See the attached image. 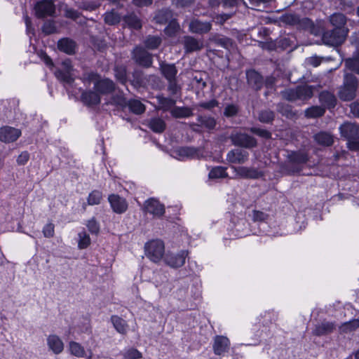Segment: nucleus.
I'll return each mask as SVG.
<instances>
[{"label": "nucleus", "instance_id": "obj_1", "mask_svg": "<svg viewBox=\"0 0 359 359\" xmlns=\"http://www.w3.org/2000/svg\"><path fill=\"white\" fill-rule=\"evenodd\" d=\"M309 161V155L306 151H290L287 156V160L282 164L281 168L288 175H294L302 172Z\"/></svg>", "mask_w": 359, "mask_h": 359}, {"label": "nucleus", "instance_id": "obj_2", "mask_svg": "<svg viewBox=\"0 0 359 359\" xmlns=\"http://www.w3.org/2000/svg\"><path fill=\"white\" fill-rule=\"evenodd\" d=\"M316 90L315 86L307 84L298 85L294 88H289L281 91L283 99L294 102L296 100L306 101L313 96V92Z\"/></svg>", "mask_w": 359, "mask_h": 359}, {"label": "nucleus", "instance_id": "obj_3", "mask_svg": "<svg viewBox=\"0 0 359 359\" xmlns=\"http://www.w3.org/2000/svg\"><path fill=\"white\" fill-rule=\"evenodd\" d=\"M358 86L357 77L353 74H346L344 83L339 91V97L343 101H350L355 98Z\"/></svg>", "mask_w": 359, "mask_h": 359}, {"label": "nucleus", "instance_id": "obj_4", "mask_svg": "<svg viewBox=\"0 0 359 359\" xmlns=\"http://www.w3.org/2000/svg\"><path fill=\"white\" fill-rule=\"evenodd\" d=\"M131 59L135 65L144 69H149L153 65V54L140 46H136L133 49Z\"/></svg>", "mask_w": 359, "mask_h": 359}, {"label": "nucleus", "instance_id": "obj_5", "mask_svg": "<svg viewBox=\"0 0 359 359\" xmlns=\"http://www.w3.org/2000/svg\"><path fill=\"white\" fill-rule=\"evenodd\" d=\"M145 255L153 262L157 263L163 257L165 253L164 243L161 240H153L144 245Z\"/></svg>", "mask_w": 359, "mask_h": 359}, {"label": "nucleus", "instance_id": "obj_6", "mask_svg": "<svg viewBox=\"0 0 359 359\" xmlns=\"http://www.w3.org/2000/svg\"><path fill=\"white\" fill-rule=\"evenodd\" d=\"M347 36L348 33L343 29L333 28L323 32L322 41L325 45L338 48L345 41Z\"/></svg>", "mask_w": 359, "mask_h": 359}, {"label": "nucleus", "instance_id": "obj_7", "mask_svg": "<svg viewBox=\"0 0 359 359\" xmlns=\"http://www.w3.org/2000/svg\"><path fill=\"white\" fill-rule=\"evenodd\" d=\"M230 139L233 145L245 149H253L258 145L257 139L247 133H233Z\"/></svg>", "mask_w": 359, "mask_h": 359}, {"label": "nucleus", "instance_id": "obj_8", "mask_svg": "<svg viewBox=\"0 0 359 359\" xmlns=\"http://www.w3.org/2000/svg\"><path fill=\"white\" fill-rule=\"evenodd\" d=\"M247 84L250 88L255 91H259L264 85V78L255 69L245 70Z\"/></svg>", "mask_w": 359, "mask_h": 359}, {"label": "nucleus", "instance_id": "obj_9", "mask_svg": "<svg viewBox=\"0 0 359 359\" xmlns=\"http://www.w3.org/2000/svg\"><path fill=\"white\" fill-rule=\"evenodd\" d=\"M34 11L36 17L39 19L53 15L55 12L53 0L39 1L34 6Z\"/></svg>", "mask_w": 359, "mask_h": 359}, {"label": "nucleus", "instance_id": "obj_10", "mask_svg": "<svg viewBox=\"0 0 359 359\" xmlns=\"http://www.w3.org/2000/svg\"><path fill=\"white\" fill-rule=\"evenodd\" d=\"M81 92L80 101L88 107H93L97 106L101 102V97L98 92L95 90H83L79 89Z\"/></svg>", "mask_w": 359, "mask_h": 359}, {"label": "nucleus", "instance_id": "obj_11", "mask_svg": "<svg viewBox=\"0 0 359 359\" xmlns=\"http://www.w3.org/2000/svg\"><path fill=\"white\" fill-rule=\"evenodd\" d=\"M341 136L347 140H359V124L345 122L339 127Z\"/></svg>", "mask_w": 359, "mask_h": 359}, {"label": "nucleus", "instance_id": "obj_12", "mask_svg": "<svg viewBox=\"0 0 359 359\" xmlns=\"http://www.w3.org/2000/svg\"><path fill=\"white\" fill-rule=\"evenodd\" d=\"M21 135L20 129L9 126H4L0 128V141L1 142L6 144L15 142Z\"/></svg>", "mask_w": 359, "mask_h": 359}, {"label": "nucleus", "instance_id": "obj_13", "mask_svg": "<svg viewBox=\"0 0 359 359\" xmlns=\"http://www.w3.org/2000/svg\"><path fill=\"white\" fill-rule=\"evenodd\" d=\"M93 89L101 95L113 94L116 89V84L109 78H102L95 83Z\"/></svg>", "mask_w": 359, "mask_h": 359}, {"label": "nucleus", "instance_id": "obj_14", "mask_svg": "<svg viewBox=\"0 0 359 359\" xmlns=\"http://www.w3.org/2000/svg\"><path fill=\"white\" fill-rule=\"evenodd\" d=\"M212 29L211 22H203L198 18H193L189 23V31L194 34L203 35Z\"/></svg>", "mask_w": 359, "mask_h": 359}, {"label": "nucleus", "instance_id": "obj_15", "mask_svg": "<svg viewBox=\"0 0 359 359\" xmlns=\"http://www.w3.org/2000/svg\"><path fill=\"white\" fill-rule=\"evenodd\" d=\"M144 210L154 217H161L165 213V207L158 200L151 198L145 201Z\"/></svg>", "mask_w": 359, "mask_h": 359}, {"label": "nucleus", "instance_id": "obj_16", "mask_svg": "<svg viewBox=\"0 0 359 359\" xmlns=\"http://www.w3.org/2000/svg\"><path fill=\"white\" fill-rule=\"evenodd\" d=\"M188 255V251L182 250L178 254H167L164 257V262L172 267L178 268L182 266L185 263L186 257Z\"/></svg>", "mask_w": 359, "mask_h": 359}, {"label": "nucleus", "instance_id": "obj_17", "mask_svg": "<svg viewBox=\"0 0 359 359\" xmlns=\"http://www.w3.org/2000/svg\"><path fill=\"white\" fill-rule=\"evenodd\" d=\"M248 151L240 148L231 149L226 155V160L235 164H243L248 161Z\"/></svg>", "mask_w": 359, "mask_h": 359}, {"label": "nucleus", "instance_id": "obj_18", "mask_svg": "<svg viewBox=\"0 0 359 359\" xmlns=\"http://www.w3.org/2000/svg\"><path fill=\"white\" fill-rule=\"evenodd\" d=\"M182 45L186 53L197 52L203 48V41L189 35L183 37Z\"/></svg>", "mask_w": 359, "mask_h": 359}, {"label": "nucleus", "instance_id": "obj_19", "mask_svg": "<svg viewBox=\"0 0 359 359\" xmlns=\"http://www.w3.org/2000/svg\"><path fill=\"white\" fill-rule=\"evenodd\" d=\"M108 201L113 211L117 214H122L128 209L126 200L118 194H110Z\"/></svg>", "mask_w": 359, "mask_h": 359}, {"label": "nucleus", "instance_id": "obj_20", "mask_svg": "<svg viewBox=\"0 0 359 359\" xmlns=\"http://www.w3.org/2000/svg\"><path fill=\"white\" fill-rule=\"evenodd\" d=\"M235 172L241 178L243 179L256 180L263 176L262 171L253 167L239 166L235 168Z\"/></svg>", "mask_w": 359, "mask_h": 359}, {"label": "nucleus", "instance_id": "obj_21", "mask_svg": "<svg viewBox=\"0 0 359 359\" xmlns=\"http://www.w3.org/2000/svg\"><path fill=\"white\" fill-rule=\"evenodd\" d=\"M159 71L165 80L177 77L178 69L175 64L168 63L164 60L159 61Z\"/></svg>", "mask_w": 359, "mask_h": 359}, {"label": "nucleus", "instance_id": "obj_22", "mask_svg": "<svg viewBox=\"0 0 359 359\" xmlns=\"http://www.w3.org/2000/svg\"><path fill=\"white\" fill-rule=\"evenodd\" d=\"M336 329V325L332 322L323 320L316 324L312 330V334L317 337L326 336L332 334Z\"/></svg>", "mask_w": 359, "mask_h": 359}, {"label": "nucleus", "instance_id": "obj_23", "mask_svg": "<svg viewBox=\"0 0 359 359\" xmlns=\"http://www.w3.org/2000/svg\"><path fill=\"white\" fill-rule=\"evenodd\" d=\"M230 342L227 337L216 336L214 339L212 348L215 355H222L229 351Z\"/></svg>", "mask_w": 359, "mask_h": 359}, {"label": "nucleus", "instance_id": "obj_24", "mask_svg": "<svg viewBox=\"0 0 359 359\" xmlns=\"http://www.w3.org/2000/svg\"><path fill=\"white\" fill-rule=\"evenodd\" d=\"M173 19H175L173 11L168 8L158 10L154 17L155 23L158 25L168 24Z\"/></svg>", "mask_w": 359, "mask_h": 359}, {"label": "nucleus", "instance_id": "obj_25", "mask_svg": "<svg viewBox=\"0 0 359 359\" xmlns=\"http://www.w3.org/2000/svg\"><path fill=\"white\" fill-rule=\"evenodd\" d=\"M319 101L325 109L330 110L335 107L337 100L332 93L323 90L319 94Z\"/></svg>", "mask_w": 359, "mask_h": 359}, {"label": "nucleus", "instance_id": "obj_26", "mask_svg": "<svg viewBox=\"0 0 359 359\" xmlns=\"http://www.w3.org/2000/svg\"><path fill=\"white\" fill-rule=\"evenodd\" d=\"M329 21L334 29H341L346 33H348V29L346 27L347 18L341 13H334L330 16Z\"/></svg>", "mask_w": 359, "mask_h": 359}, {"label": "nucleus", "instance_id": "obj_27", "mask_svg": "<svg viewBox=\"0 0 359 359\" xmlns=\"http://www.w3.org/2000/svg\"><path fill=\"white\" fill-rule=\"evenodd\" d=\"M47 345L49 350L58 355L64 350V343L56 334H50L47 337Z\"/></svg>", "mask_w": 359, "mask_h": 359}, {"label": "nucleus", "instance_id": "obj_28", "mask_svg": "<svg viewBox=\"0 0 359 359\" xmlns=\"http://www.w3.org/2000/svg\"><path fill=\"white\" fill-rule=\"evenodd\" d=\"M76 43L69 38H63L58 41L57 48L67 55H74L76 51Z\"/></svg>", "mask_w": 359, "mask_h": 359}, {"label": "nucleus", "instance_id": "obj_29", "mask_svg": "<svg viewBox=\"0 0 359 359\" xmlns=\"http://www.w3.org/2000/svg\"><path fill=\"white\" fill-rule=\"evenodd\" d=\"M276 107L277 112L287 118L293 119L297 116V111L293 110V107L289 104L278 102L276 104Z\"/></svg>", "mask_w": 359, "mask_h": 359}, {"label": "nucleus", "instance_id": "obj_30", "mask_svg": "<svg viewBox=\"0 0 359 359\" xmlns=\"http://www.w3.org/2000/svg\"><path fill=\"white\" fill-rule=\"evenodd\" d=\"M146 79L144 72L140 69H135L132 72V79L128 80L130 83L136 89L144 87Z\"/></svg>", "mask_w": 359, "mask_h": 359}, {"label": "nucleus", "instance_id": "obj_31", "mask_svg": "<svg viewBox=\"0 0 359 359\" xmlns=\"http://www.w3.org/2000/svg\"><path fill=\"white\" fill-rule=\"evenodd\" d=\"M128 100L123 94L112 95L105 105H112L118 109L124 110L127 107Z\"/></svg>", "mask_w": 359, "mask_h": 359}, {"label": "nucleus", "instance_id": "obj_32", "mask_svg": "<svg viewBox=\"0 0 359 359\" xmlns=\"http://www.w3.org/2000/svg\"><path fill=\"white\" fill-rule=\"evenodd\" d=\"M114 74L116 80L121 84L126 86L128 82L127 67L124 65H115Z\"/></svg>", "mask_w": 359, "mask_h": 359}, {"label": "nucleus", "instance_id": "obj_33", "mask_svg": "<svg viewBox=\"0 0 359 359\" xmlns=\"http://www.w3.org/2000/svg\"><path fill=\"white\" fill-rule=\"evenodd\" d=\"M196 120L198 123H196V126L205 128L208 130H214L217 125L216 119L210 116L198 115Z\"/></svg>", "mask_w": 359, "mask_h": 359}, {"label": "nucleus", "instance_id": "obj_34", "mask_svg": "<svg viewBox=\"0 0 359 359\" xmlns=\"http://www.w3.org/2000/svg\"><path fill=\"white\" fill-rule=\"evenodd\" d=\"M156 98L158 104V109L168 111L175 106L176 100L172 98L165 97L163 95H158Z\"/></svg>", "mask_w": 359, "mask_h": 359}, {"label": "nucleus", "instance_id": "obj_35", "mask_svg": "<svg viewBox=\"0 0 359 359\" xmlns=\"http://www.w3.org/2000/svg\"><path fill=\"white\" fill-rule=\"evenodd\" d=\"M313 139L318 144L323 147H330L334 143L333 136L327 132H319L313 136Z\"/></svg>", "mask_w": 359, "mask_h": 359}, {"label": "nucleus", "instance_id": "obj_36", "mask_svg": "<svg viewBox=\"0 0 359 359\" xmlns=\"http://www.w3.org/2000/svg\"><path fill=\"white\" fill-rule=\"evenodd\" d=\"M170 114L175 118H183L192 116L194 115V113L192 109L189 107L175 106L170 110Z\"/></svg>", "mask_w": 359, "mask_h": 359}, {"label": "nucleus", "instance_id": "obj_37", "mask_svg": "<svg viewBox=\"0 0 359 359\" xmlns=\"http://www.w3.org/2000/svg\"><path fill=\"white\" fill-rule=\"evenodd\" d=\"M111 322L118 333L123 335L127 334L128 325L124 319L118 316L113 315L111 316Z\"/></svg>", "mask_w": 359, "mask_h": 359}, {"label": "nucleus", "instance_id": "obj_38", "mask_svg": "<svg viewBox=\"0 0 359 359\" xmlns=\"http://www.w3.org/2000/svg\"><path fill=\"white\" fill-rule=\"evenodd\" d=\"M123 20L133 29L139 30L142 27V20L134 13L125 15Z\"/></svg>", "mask_w": 359, "mask_h": 359}, {"label": "nucleus", "instance_id": "obj_39", "mask_svg": "<svg viewBox=\"0 0 359 359\" xmlns=\"http://www.w3.org/2000/svg\"><path fill=\"white\" fill-rule=\"evenodd\" d=\"M148 126L153 132L162 133L165 130L166 123L161 118L154 117L149 121Z\"/></svg>", "mask_w": 359, "mask_h": 359}, {"label": "nucleus", "instance_id": "obj_40", "mask_svg": "<svg viewBox=\"0 0 359 359\" xmlns=\"http://www.w3.org/2000/svg\"><path fill=\"white\" fill-rule=\"evenodd\" d=\"M143 43L146 50H156L161 46L162 39L159 36L148 35Z\"/></svg>", "mask_w": 359, "mask_h": 359}, {"label": "nucleus", "instance_id": "obj_41", "mask_svg": "<svg viewBox=\"0 0 359 359\" xmlns=\"http://www.w3.org/2000/svg\"><path fill=\"white\" fill-rule=\"evenodd\" d=\"M295 37L293 35H287L281 36L276 39V44H278V49L285 50L288 48L295 46Z\"/></svg>", "mask_w": 359, "mask_h": 359}, {"label": "nucleus", "instance_id": "obj_42", "mask_svg": "<svg viewBox=\"0 0 359 359\" xmlns=\"http://www.w3.org/2000/svg\"><path fill=\"white\" fill-rule=\"evenodd\" d=\"M275 118V112L269 109L259 111L257 116V119L259 122L266 124H272Z\"/></svg>", "mask_w": 359, "mask_h": 359}, {"label": "nucleus", "instance_id": "obj_43", "mask_svg": "<svg viewBox=\"0 0 359 359\" xmlns=\"http://www.w3.org/2000/svg\"><path fill=\"white\" fill-rule=\"evenodd\" d=\"M180 25L176 18L168 23L163 32L168 37H175L180 31Z\"/></svg>", "mask_w": 359, "mask_h": 359}, {"label": "nucleus", "instance_id": "obj_44", "mask_svg": "<svg viewBox=\"0 0 359 359\" xmlns=\"http://www.w3.org/2000/svg\"><path fill=\"white\" fill-rule=\"evenodd\" d=\"M210 40L215 45L223 47L227 50L232 48L234 44L231 39L224 36H215Z\"/></svg>", "mask_w": 359, "mask_h": 359}, {"label": "nucleus", "instance_id": "obj_45", "mask_svg": "<svg viewBox=\"0 0 359 359\" xmlns=\"http://www.w3.org/2000/svg\"><path fill=\"white\" fill-rule=\"evenodd\" d=\"M177 153L181 157L194 158L198 157L199 149L192 147H181Z\"/></svg>", "mask_w": 359, "mask_h": 359}, {"label": "nucleus", "instance_id": "obj_46", "mask_svg": "<svg viewBox=\"0 0 359 359\" xmlns=\"http://www.w3.org/2000/svg\"><path fill=\"white\" fill-rule=\"evenodd\" d=\"M127 107L135 114L140 115L145 111L146 107L140 100L131 99L128 100Z\"/></svg>", "mask_w": 359, "mask_h": 359}, {"label": "nucleus", "instance_id": "obj_47", "mask_svg": "<svg viewBox=\"0 0 359 359\" xmlns=\"http://www.w3.org/2000/svg\"><path fill=\"white\" fill-rule=\"evenodd\" d=\"M325 109L323 106H312L305 110V116L309 118H319L324 116Z\"/></svg>", "mask_w": 359, "mask_h": 359}, {"label": "nucleus", "instance_id": "obj_48", "mask_svg": "<svg viewBox=\"0 0 359 359\" xmlns=\"http://www.w3.org/2000/svg\"><path fill=\"white\" fill-rule=\"evenodd\" d=\"M205 76L206 74L204 72H196L192 74V84L195 85L198 90H203L207 86L204 79Z\"/></svg>", "mask_w": 359, "mask_h": 359}, {"label": "nucleus", "instance_id": "obj_49", "mask_svg": "<svg viewBox=\"0 0 359 359\" xmlns=\"http://www.w3.org/2000/svg\"><path fill=\"white\" fill-rule=\"evenodd\" d=\"M167 90L172 96H180L182 93V86L178 83L177 77L167 80Z\"/></svg>", "mask_w": 359, "mask_h": 359}, {"label": "nucleus", "instance_id": "obj_50", "mask_svg": "<svg viewBox=\"0 0 359 359\" xmlns=\"http://www.w3.org/2000/svg\"><path fill=\"white\" fill-rule=\"evenodd\" d=\"M248 130L253 135H255L264 140H270L272 138L271 133L264 128L253 126L248 128Z\"/></svg>", "mask_w": 359, "mask_h": 359}, {"label": "nucleus", "instance_id": "obj_51", "mask_svg": "<svg viewBox=\"0 0 359 359\" xmlns=\"http://www.w3.org/2000/svg\"><path fill=\"white\" fill-rule=\"evenodd\" d=\"M240 111V107L236 104H227L223 111V116L227 118L236 117Z\"/></svg>", "mask_w": 359, "mask_h": 359}, {"label": "nucleus", "instance_id": "obj_52", "mask_svg": "<svg viewBox=\"0 0 359 359\" xmlns=\"http://www.w3.org/2000/svg\"><path fill=\"white\" fill-rule=\"evenodd\" d=\"M121 18L120 15L112 10L110 12H107L104 15V21L109 25H115L121 22Z\"/></svg>", "mask_w": 359, "mask_h": 359}, {"label": "nucleus", "instance_id": "obj_53", "mask_svg": "<svg viewBox=\"0 0 359 359\" xmlns=\"http://www.w3.org/2000/svg\"><path fill=\"white\" fill-rule=\"evenodd\" d=\"M280 22L288 25L299 24L300 18L298 15L294 13H285L280 18Z\"/></svg>", "mask_w": 359, "mask_h": 359}, {"label": "nucleus", "instance_id": "obj_54", "mask_svg": "<svg viewBox=\"0 0 359 359\" xmlns=\"http://www.w3.org/2000/svg\"><path fill=\"white\" fill-rule=\"evenodd\" d=\"M55 76L58 80L70 86L74 83V78L69 72L58 70L55 72Z\"/></svg>", "mask_w": 359, "mask_h": 359}, {"label": "nucleus", "instance_id": "obj_55", "mask_svg": "<svg viewBox=\"0 0 359 359\" xmlns=\"http://www.w3.org/2000/svg\"><path fill=\"white\" fill-rule=\"evenodd\" d=\"M359 327V319H352L348 322L343 323L340 326V330L344 333H348L355 331Z\"/></svg>", "mask_w": 359, "mask_h": 359}, {"label": "nucleus", "instance_id": "obj_56", "mask_svg": "<svg viewBox=\"0 0 359 359\" xmlns=\"http://www.w3.org/2000/svg\"><path fill=\"white\" fill-rule=\"evenodd\" d=\"M79 241H78V248L80 250L87 248L91 243L90 238L89 235L83 230L79 232Z\"/></svg>", "mask_w": 359, "mask_h": 359}, {"label": "nucleus", "instance_id": "obj_57", "mask_svg": "<svg viewBox=\"0 0 359 359\" xmlns=\"http://www.w3.org/2000/svg\"><path fill=\"white\" fill-rule=\"evenodd\" d=\"M208 176L210 179L226 178L228 177V173L226 172V168L217 166L210 171Z\"/></svg>", "mask_w": 359, "mask_h": 359}, {"label": "nucleus", "instance_id": "obj_58", "mask_svg": "<svg viewBox=\"0 0 359 359\" xmlns=\"http://www.w3.org/2000/svg\"><path fill=\"white\" fill-rule=\"evenodd\" d=\"M102 199V193L99 190L92 191L87 198V203L89 205H98Z\"/></svg>", "mask_w": 359, "mask_h": 359}, {"label": "nucleus", "instance_id": "obj_59", "mask_svg": "<svg viewBox=\"0 0 359 359\" xmlns=\"http://www.w3.org/2000/svg\"><path fill=\"white\" fill-rule=\"evenodd\" d=\"M42 32L46 35H50L57 32L56 22L53 20H48L44 22L42 27Z\"/></svg>", "mask_w": 359, "mask_h": 359}, {"label": "nucleus", "instance_id": "obj_60", "mask_svg": "<svg viewBox=\"0 0 359 359\" xmlns=\"http://www.w3.org/2000/svg\"><path fill=\"white\" fill-rule=\"evenodd\" d=\"M345 65L351 71L359 74V53L356 56L346 59Z\"/></svg>", "mask_w": 359, "mask_h": 359}, {"label": "nucleus", "instance_id": "obj_61", "mask_svg": "<svg viewBox=\"0 0 359 359\" xmlns=\"http://www.w3.org/2000/svg\"><path fill=\"white\" fill-rule=\"evenodd\" d=\"M70 353L76 357H83L85 354V350L83 347L79 343L75 341H70L69 344Z\"/></svg>", "mask_w": 359, "mask_h": 359}, {"label": "nucleus", "instance_id": "obj_62", "mask_svg": "<svg viewBox=\"0 0 359 359\" xmlns=\"http://www.w3.org/2000/svg\"><path fill=\"white\" fill-rule=\"evenodd\" d=\"M219 102L216 99H212L208 102H200L195 105L196 109L199 110L203 109L205 110H212V109L218 107Z\"/></svg>", "mask_w": 359, "mask_h": 359}, {"label": "nucleus", "instance_id": "obj_63", "mask_svg": "<svg viewBox=\"0 0 359 359\" xmlns=\"http://www.w3.org/2000/svg\"><path fill=\"white\" fill-rule=\"evenodd\" d=\"M90 43L98 51H103L107 48L105 40L95 36H90Z\"/></svg>", "mask_w": 359, "mask_h": 359}, {"label": "nucleus", "instance_id": "obj_64", "mask_svg": "<svg viewBox=\"0 0 359 359\" xmlns=\"http://www.w3.org/2000/svg\"><path fill=\"white\" fill-rule=\"evenodd\" d=\"M82 76L83 81L93 83L94 84L101 79L100 74L93 71L84 72Z\"/></svg>", "mask_w": 359, "mask_h": 359}]
</instances>
